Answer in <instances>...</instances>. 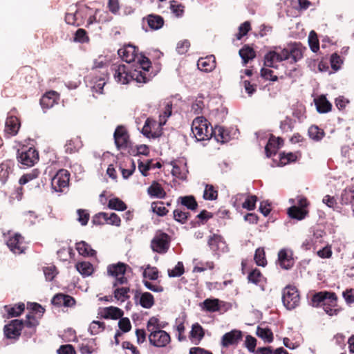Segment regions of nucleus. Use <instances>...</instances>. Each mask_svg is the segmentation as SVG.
<instances>
[{
  "instance_id": "1",
  "label": "nucleus",
  "mask_w": 354,
  "mask_h": 354,
  "mask_svg": "<svg viewBox=\"0 0 354 354\" xmlns=\"http://www.w3.org/2000/svg\"><path fill=\"white\" fill-rule=\"evenodd\" d=\"M151 62L147 57L139 59V66L129 70L125 65H119L114 68V78L116 82L122 84H128L130 81H136L143 84L149 82L153 76L149 73Z\"/></svg>"
},
{
  "instance_id": "2",
  "label": "nucleus",
  "mask_w": 354,
  "mask_h": 354,
  "mask_svg": "<svg viewBox=\"0 0 354 354\" xmlns=\"http://www.w3.org/2000/svg\"><path fill=\"white\" fill-rule=\"evenodd\" d=\"M192 132L198 141L207 140L212 138L213 127L204 117H196L192 124Z\"/></svg>"
},
{
  "instance_id": "3",
  "label": "nucleus",
  "mask_w": 354,
  "mask_h": 354,
  "mask_svg": "<svg viewBox=\"0 0 354 354\" xmlns=\"http://www.w3.org/2000/svg\"><path fill=\"white\" fill-rule=\"evenodd\" d=\"M130 268L129 266L122 262L111 264L107 267V273L109 276L115 277V280L113 283V287H117L118 285H124L128 283V279L124 274L127 269Z\"/></svg>"
},
{
  "instance_id": "4",
  "label": "nucleus",
  "mask_w": 354,
  "mask_h": 354,
  "mask_svg": "<svg viewBox=\"0 0 354 354\" xmlns=\"http://www.w3.org/2000/svg\"><path fill=\"white\" fill-rule=\"evenodd\" d=\"M306 50V48L300 42H295L282 50V55L286 60L290 59V64H295L303 58Z\"/></svg>"
},
{
  "instance_id": "5",
  "label": "nucleus",
  "mask_w": 354,
  "mask_h": 354,
  "mask_svg": "<svg viewBox=\"0 0 354 354\" xmlns=\"http://www.w3.org/2000/svg\"><path fill=\"white\" fill-rule=\"evenodd\" d=\"M171 237L161 231L158 232L151 241V248L153 252L165 254L169 249Z\"/></svg>"
},
{
  "instance_id": "6",
  "label": "nucleus",
  "mask_w": 354,
  "mask_h": 354,
  "mask_svg": "<svg viewBox=\"0 0 354 354\" xmlns=\"http://www.w3.org/2000/svg\"><path fill=\"white\" fill-rule=\"evenodd\" d=\"M113 138L115 145L119 150H124L132 147L129 131L123 125H119L116 127L113 133Z\"/></svg>"
},
{
  "instance_id": "7",
  "label": "nucleus",
  "mask_w": 354,
  "mask_h": 354,
  "mask_svg": "<svg viewBox=\"0 0 354 354\" xmlns=\"http://www.w3.org/2000/svg\"><path fill=\"white\" fill-rule=\"evenodd\" d=\"M282 301L284 306L288 310L298 306L300 297L297 289L295 286H287L283 290Z\"/></svg>"
},
{
  "instance_id": "8",
  "label": "nucleus",
  "mask_w": 354,
  "mask_h": 354,
  "mask_svg": "<svg viewBox=\"0 0 354 354\" xmlns=\"http://www.w3.org/2000/svg\"><path fill=\"white\" fill-rule=\"evenodd\" d=\"M118 53L127 63L136 62V66H139L140 59L146 57L142 54L139 55L138 48L131 44L124 46L123 48L118 50Z\"/></svg>"
},
{
  "instance_id": "9",
  "label": "nucleus",
  "mask_w": 354,
  "mask_h": 354,
  "mask_svg": "<svg viewBox=\"0 0 354 354\" xmlns=\"http://www.w3.org/2000/svg\"><path fill=\"white\" fill-rule=\"evenodd\" d=\"M70 173L66 169H59L51 179L52 189L57 192H62L69 184Z\"/></svg>"
},
{
  "instance_id": "10",
  "label": "nucleus",
  "mask_w": 354,
  "mask_h": 354,
  "mask_svg": "<svg viewBox=\"0 0 354 354\" xmlns=\"http://www.w3.org/2000/svg\"><path fill=\"white\" fill-rule=\"evenodd\" d=\"M17 153L18 162L26 167H32L39 160L38 151L32 147L21 152L18 150Z\"/></svg>"
},
{
  "instance_id": "11",
  "label": "nucleus",
  "mask_w": 354,
  "mask_h": 354,
  "mask_svg": "<svg viewBox=\"0 0 354 354\" xmlns=\"http://www.w3.org/2000/svg\"><path fill=\"white\" fill-rule=\"evenodd\" d=\"M326 301H330L334 306L337 301V296L333 292L321 291L313 295L311 299L312 305L315 307L323 306Z\"/></svg>"
},
{
  "instance_id": "12",
  "label": "nucleus",
  "mask_w": 354,
  "mask_h": 354,
  "mask_svg": "<svg viewBox=\"0 0 354 354\" xmlns=\"http://www.w3.org/2000/svg\"><path fill=\"white\" fill-rule=\"evenodd\" d=\"M23 326L24 321L19 319L12 320L8 324L4 326V335L8 339H17L21 335Z\"/></svg>"
},
{
  "instance_id": "13",
  "label": "nucleus",
  "mask_w": 354,
  "mask_h": 354,
  "mask_svg": "<svg viewBox=\"0 0 354 354\" xmlns=\"http://www.w3.org/2000/svg\"><path fill=\"white\" fill-rule=\"evenodd\" d=\"M149 340L150 344L154 346L164 347L170 342L171 337L166 331L160 329L150 333Z\"/></svg>"
},
{
  "instance_id": "14",
  "label": "nucleus",
  "mask_w": 354,
  "mask_h": 354,
  "mask_svg": "<svg viewBox=\"0 0 354 354\" xmlns=\"http://www.w3.org/2000/svg\"><path fill=\"white\" fill-rule=\"evenodd\" d=\"M51 304L57 307L73 308L76 305V300L69 295L57 293L53 297Z\"/></svg>"
},
{
  "instance_id": "15",
  "label": "nucleus",
  "mask_w": 354,
  "mask_h": 354,
  "mask_svg": "<svg viewBox=\"0 0 354 354\" xmlns=\"http://www.w3.org/2000/svg\"><path fill=\"white\" fill-rule=\"evenodd\" d=\"M7 245L13 253L17 254L24 253L26 250L24 237L19 234L10 236L7 241Z\"/></svg>"
},
{
  "instance_id": "16",
  "label": "nucleus",
  "mask_w": 354,
  "mask_h": 354,
  "mask_svg": "<svg viewBox=\"0 0 354 354\" xmlns=\"http://www.w3.org/2000/svg\"><path fill=\"white\" fill-rule=\"evenodd\" d=\"M242 332L239 330H232L224 334L221 339L223 347H228L230 345L237 344L242 339Z\"/></svg>"
},
{
  "instance_id": "17",
  "label": "nucleus",
  "mask_w": 354,
  "mask_h": 354,
  "mask_svg": "<svg viewBox=\"0 0 354 354\" xmlns=\"http://www.w3.org/2000/svg\"><path fill=\"white\" fill-rule=\"evenodd\" d=\"M21 124L16 116H8L6 120L4 132L8 136H14L17 134Z\"/></svg>"
},
{
  "instance_id": "18",
  "label": "nucleus",
  "mask_w": 354,
  "mask_h": 354,
  "mask_svg": "<svg viewBox=\"0 0 354 354\" xmlns=\"http://www.w3.org/2000/svg\"><path fill=\"white\" fill-rule=\"evenodd\" d=\"M59 94L55 91L46 92L40 100V104L43 109H50L58 103Z\"/></svg>"
},
{
  "instance_id": "19",
  "label": "nucleus",
  "mask_w": 354,
  "mask_h": 354,
  "mask_svg": "<svg viewBox=\"0 0 354 354\" xmlns=\"http://www.w3.org/2000/svg\"><path fill=\"white\" fill-rule=\"evenodd\" d=\"M143 23H147L149 28L152 30L160 29L165 24L163 17L156 14H150L143 17Z\"/></svg>"
},
{
  "instance_id": "20",
  "label": "nucleus",
  "mask_w": 354,
  "mask_h": 354,
  "mask_svg": "<svg viewBox=\"0 0 354 354\" xmlns=\"http://www.w3.org/2000/svg\"><path fill=\"white\" fill-rule=\"evenodd\" d=\"M216 58L214 55H212L205 57H201L197 62L198 69L206 73L212 71L216 68Z\"/></svg>"
},
{
  "instance_id": "21",
  "label": "nucleus",
  "mask_w": 354,
  "mask_h": 354,
  "mask_svg": "<svg viewBox=\"0 0 354 354\" xmlns=\"http://www.w3.org/2000/svg\"><path fill=\"white\" fill-rule=\"evenodd\" d=\"M286 60L282 55V50L280 53L276 51L268 52L264 57V65L267 67L277 68V63Z\"/></svg>"
},
{
  "instance_id": "22",
  "label": "nucleus",
  "mask_w": 354,
  "mask_h": 354,
  "mask_svg": "<svg viewBox=\"0 0 354 354\" xmlns=\"http://www.w3.org/2000/svg\"><path fill=\"white\" fill-rule=\"evenodd\" d=\"M156 125L157 122L155 120L148 118L142 129V134L149 138H157L160 137L161 136L160 131H152V129H153Z\"/></svg>"
},
{
  "instance_id": "23",
  "label": "nucleus",
  "mask_w": 354,
  "mask_h": 354,
  "mask_svg": "<svg viewBox=\"0 0 354 354\" xmlns=\"http://www.w3.org/2000/svg\"><path fill=\"white\" fill-rule=\"evenodd\" d=\"M15 162L10 160H6L0 164V181L5 184L8 180L10 174L13 171Z\"/></svg>"
},
{
  "instance_id": "24",
  "label": "nucleus",
  "mask_w": 354,
  "mask_h": 354,
  "mask_svg": "<svg viewBox=\"0 0 354 354\" xmlns=\"http://www.w3.org/2000/svg\"><path fill=\"white\" fill-rule=\"evenodd\" d=\"M147 194L151 198L163 199L166 197L167 193L162 185L157 181H153L151 185L147 188Z\"/></svg>"
},
{
  "instance_id": "25",
  "label": "nucleus",
  "mask_w": 354,
  "mask_h": 354,
  "mask_svg": "<svg viewBox=\"0 0 354 354\" xmlns=\"http://www.w3.org/2000/svg\"><path fill=\"white\" fill-rule=\"evenodd\" d=\"M278 261L280 266L286 270L291 268L294 265V259L289 255L286 249H281L278 253Z\"/></svg>"
},
{
  "instance_id": "26",
  "label": "nucleus",
  "mask_w": 354,
  "mask_h": 354,
  "mask_svg": "<svg viewBox=\"0 0 354 354\" xmlns=\"http://www.w3.org/2000/svg\"><path fill=\"white\" fill-rule=\"evenodd\" d=\"M120 169L122 177L125 179L128 178L136 170V163L132 158H127L124 161L123 165H120Z\"/></svg>"
},
{
  "instance_id": "27",
  "label": "nucleus",
  "mask_w": 354,
  "mask_h": 354,
  "mask_svg": "<svg viewBox=\"0 0 354 354\" xmlns=\"http://www.w3.org/2000/svg\"><path fill=\"white\" fill-rule=\"evenodd\" d=\"M75 249L79 254L83 257H94L96 254V251L92 249L91 245L84 241L77 243Z\"/></svg>"
},
{
  "instance_id": "28",
  "label": "nucleus",
  "mask_w": 354,
  "mask_h": 354,
  "mask_svg": "<svg viewBox=\"0 0 354 354\" xmlns=\"http://www.w3.org/2000/svg\"><path fill=\"white\" fill-rule=\"evenodd\" d=\"M239 55L243 60V64L245 66L249 61L252 60L256 57V52L254 50L248 45H245L239 50Z\"/></svg>"
},
{
  "instance_id": "29",
  "label": "nucleus",
  "mask_w": 354,
  "mask_h": 354,
  "mask_svg": "<svg viewBox=\"0 0 354 354\" xmlns=\"http://www.w3.org/2000/svg\"><path fill=\"white\" fill-rule=\"evenodd\" d=\"M212 137L218 142L225 143L230 140L228 131L222 127L216 126L213 129Z\"/></svg>"
},
{
  "instance_id": "30",
  "label": "nucleus",
  "mask_w": 354,
  "mask_h": 354,
  "mask_svg": "<svg viewBox=\"0 0 354 354\" xmlns=\"http://www.w3.org/2000/svg\"><path fill=\"white\" fill-rule=\"evenodd\" d=\"M288 214L291 218L297 220H302L308 214V211L304 208H299L296 205H293L288 209Z\"/></svg>"
},
{
  "instance_id": "31",
  "label": "nucleus",
  "mask_w": 354,
  "mask_h": 354,
  "mask_svg": "<svg viewBox=\"0 0 354 354\" xmlns=\"http://www.w3.org/2000/svg\"><path fill=\"white\" fill-rule=\"evenodd\" d=\"M203 310L214 313L219 311L221 309L220 300L218 299H206L201 304Z\"/></svg>"
},
{
  "instance_id": "32",
  "label": "nucleus",
  "mask_w": 354,
  "mask_h": 354,
  "mask_svg": "<svg viewBox=\"0 0 354 354\" xmlns=\"http://www.w3.org/2000/svg\"><path fill=\"white\" fill-rule=\"evenodd\" d=\"M178 202L192 211H196L198 206L195 197L192 195L180 196L178 198Z\"/></svg>"
},
{
  "instance_id": "33",
  "label": "nucleus",
  "mask_w": 354,
  "mask_h": 354,
  "mask_svg": "<svg viewBox=\"0 0 354 354\" xmlns=\"http://www.w3.org/2000/svg\"><path fill=\"white\" fill-rule=\"evenodd\" d=\"M248 282L255 285H261L266 281V278L258 268L252 269L248 274Z\"/></svg>"
},
{
  "instance_id": "34",
  "label": "nucleus",
  "mask_w": 354,
  "mask_h": 354,
  "mask_svg": "<svg viewBox=\"0 0 354 354\" xmlns=\"http://www.w3.org/2000/svg\"><path fill=\"white\" fill-rule=\"evenodd\" d=\"M82 147V142L80 138L76 137L67 140L64 148L66 153H74L77 152Z\"/></svg>"
},
{
  "instance_id": "35",
  "label": "nucleus",
  "mask_w": 354,
  "mask_h": 354,
  "mask_svg": "<svg viewBox=\"0 0 354 354\" xmlns=\"http://www.w3.org/2000/svg\"><path fill=\"white\" fill-rule=\"evenodd\" d=\"M300 153H292V152H288L286 153L285 151H283L279 153V161L280 165L282 166H284L286 165H288L289 163L295 162L297 160L299 156H300Z\"/></svg>"
},
{
  "instance_id": "36",
  "label": "nucleus",
  "mask_w": 354,
  "mask_h": 354,
  "mask_svg": "<svg viewBox=\"0 0 354 354\" xmlns=\"http://www.w3.org/2000/svg\"><path fill=\"white\" fill-rule=\"evenodd\" d=\"M315 103L319 113H327L331 110L332 105L324 95L315 99Z\"/></svg>"
},
{
  "instance_id": "37",
  "label": "nucleus",
  "mask_w": 354,
  "mask_h": 354,
  "mask_svg": "<svg viewBox=\"0 0 354 354\" xmlns=\"http://www.w3.org/2000/svg\"><path fill=\"white\" fill-rule=\"evenodd\" d=\"M97 349L95 339H91L85 343H82L79 346L80 352L82 354H92Z\"/></svg>"
},
{
  "instance_id": "38",
  "label": "nucleus",
  "mask_w": 354,
  "mask_h": 354,
  "mask_svg": "<svg viewBox=\"0 0 354 354\" xmlns=\"http://www.w3.org/2000/svg\"><path fill=\"white\" fill-rule=\"evenodd\" d=\"M124 312L119 308L109 306L104 308V318L118 319L123 316Z\"/></svg>"
},
{
  "instance_id": "39",
  "label": "nucleus",
  "mask_w": 354,
  "mask_h": 354,
  "mask_svg": "<svg viewBox=\"0 0 354 354\" xmlns=\"http://www.w3.org/2000/svg\"><path fill=\"white\" fill-rule=\"evenodd\" d=\"M277 142L278 140H275V137L274 136H271L270 137L265 147L266 154L268 158H270L277 153L278 149H279Z\"/></svg>"
},
{
  "instance_id": "40",
  "label": "nucleus",
  "mask_w": 354,
  "mask_h": 354,
  "mask_svg": "<svg viewBox=\"0 0 354 354\" xmlns=\"http://www.w3.org/2000/svg\"><path fill=\"white\" fill-rule=\"evenodd\" d=\"M38 321L33 315H27L26 320L24 322L23 328L30 329L28 337H31L36 332V326L38 325Z\"/></svg>"
},
{
  "instance_id": "41",
  "label": "nucleus",
  "mask_w": 354,
  "mask_h": 354,
  "mask_svg": "<svg viewBox=\"0 0 354 354\" xmlns=\"http://www.w3.org/2000/svg\"><path fill=\"white\" fill-rule=\"evenodd\" d=\"M75 268L84 277L92 274L94 270L93 265L88 261L79 262L75 265Z\"/></svg>"
},
{
  "instance_id": "42",
  "label": "nucleus",
  "mask_w": 354,
  "mask_h": 354,
  "mask_svg": "<svg viewBox=\"0 0 354 354\" xmlns=\"http://www.w3.org/2000/svg\"><path fill=\"white\" fill-rule=\"evenodd\" d=\"M309 137L315 141H320L325 136V132L318 126L312 125L309 127L308 131Z\"/></svg>"
},
{
  "instance_id": "43",
  "label": "nucleus",
  "mask_w": 354,
  "mask_h": 354,
  "mask_svg": "<svg viewBox=\"0 0 354 354\" xmlns=\"http://www.w3.org/2000/svg\"><path fill=\"white\" fill-rule=\"evenodd\" d=\"M151 209L158 216H165L169 212V210L164 206V202L160 201L152 202Z\"/></svg>"
},
{
  "instance_id": "44",
  "label": "nucleus",
  "mask_w": 354,
  "mask_h": 354,
  "mask_svg": "<svg viewBox=\"0 0 354 354\" xmlns=\"http://www.w3.org/2000/svg\"><path fill=\"white\" fill-rule=\"evenodd\" d=\"M115 288L113 291V296L117 300L120 301L121 302H124L129 298V287Z\"/></svg>"
},
{
  "instance_id": "45",
  "label": "nucleus",
  "mask_w": 354,
  "mask_h": 354,
  "mask_svg": "<svg viewBox=\"0 0 354 354\" xmlns=\"http://www.w3.org/2000/svg\"><path fill=\"white\" fill-rule=\"evenodd\" d=\"M257 335L268 343L273 341V333L268 328L258 326L257 328Z\"/></svg>"
},
{
  "instance_id": "46",
  "label": "nucleus",
  "mask_w": 354,
  "mask_h": 354,
  "mask_svg": "<svg viewBox=\"0 0 354 354\" xmlns=\"http://www.w3.org/2000/svg\"><path fill=\"white\" fill-rule=\"evenodd\" d=\"M139 303L142 307L150 308L154 304L153 296L150 292H145L141 295Z\"/></svg>"
},
{
  "instance_id": "47",
  "label": "nucleus",
  "mask_w": 354,
  "mask_h": 354,
  "mask_svg": "<svg viewBox=\"0 0 354 354\" xmlns=\"http://www.w3.org/2000/svg\"><path fill=\"white\" fill-rule=\"evenodd\" d=\"M254 260L259 266L265 267L267 265L266 253L263 248H259L256 250Z\"/></svg>"
},
{
  "instance_id": "48",
  "label": "nucleus",
  "mask_w": 354,
  "mask_h": 354,
  "mask_svg": "<svg viewBox=\"0 0 354 354\" xmlns=\"http://www.w3.org/2000/svg\"><path fill=\"white\" fill-rule=\"evenodd\" d=\"M5 308H6L9 317H18L24 311L25 304L24 303H19L13 307L6 306Z\"/></svg>"
},
{
  "instance_id": "49",
  "label": "nucleus",
  "mask_w": 354,
  "mask_h": 354,
  "mask_svg": "<svg viewBox=\"0 0 354 354\" xmlns=\"http://www.w3.org/2000/svg\"><path fill=\"white\" fill-rule=\"evenodd\" d=\"M173 214L174 219L181 224L186 223L190 216L189 212H185L180 209H176Z\"/></svg>"
},
{
  "instance_id": "50",
  "label": "nucleus",
  "mask_w": 354,
  "mask_h": 354,
  "mask_svg": "<svg viewBox=\"0 0 354 354\" xmlns=\"http://www.w3.org/2000/svg\"><path fill=\"white\" fill-rule=\"evenodd\" d=\"M108 207L111 209L117 211H124L127 209V205L118 198L110 199L109 201Z\"/></svg>"
},
{
  "instance_id": "51",
  "label": "nucleus",
  "mask_w": 354,
  "mask_h": 354,
  "mask_svg": "<svg viewBox=\"0 0 354 354\" xmlns=\"http://www.w3.org/2000/svg\"><path fill=\"white\" fill-rule=\"evenodd\" d=\"M308 44L310 50L313 53H317L319 50V41L316 32L314 30H312L309 34Z\"/></svg>"
},
{
  "instance_id": "52",
  "label": "nucleus",
  "mask_w": 354,
  "mask_h": 354,
  "mask_svg": "<svg viewBox=\"0 0 354 354\" xmlns=\"http://www.w3.org/2000/svg\"><path fill=\"white\" fill-rule=\"evenodd\" d=\"M218 197V191L214 188L212 185H206L204 193L203 198L205 200L213 201L216 200Z\"/></svg>"
},
{
  "instance_id": "53",
  "label": "nucleus",
  "mask_w": 354,
  "mask_h": 354,
  "mask_svg": "<svg viewBox=\"0 0 354 354\" xmlns=\"http://www.w3.org/2000/svg\"><path fill=\"white\" fill-rule=\"evenodd\" d=\"M223 238L218 234H214L208 239L207 244L212 251H217L218 250V245L222 243Z\"/></svg>"
},
{
  "instance_id": "54",
  "label": "nucleus",
  "mask_w": 354,
  "mask_h": 354,
  "mask_svg": "<svg viewBox=\"0 0 354 354\" xmlns=\"http://www.w3.org/2000/svg\"><path fill=\"white\" fill-rule=\"evenodd\" d=\"M330 62L332 69L334 71H337L341 68L344 60L339 54L335 53L331 55Z\"/></svg>"
},
{
  "instance_id": "55",
  "label": "nucleus",
  "mask_w": 354,
  "mask_h": 354,
  "mask_svg": "<svg viewBox=\"0 0 354 354\" xmlns=\"http://www.w3.org/2000/svg\"><path fill=\"white\" fill-rule=\"evenodd\" d=\"M159 272L156 267H151L148 265L143 272V277L148 278L150 280H156L158 278Z\"/></svg>"
},
{
  "instance_id": "56",
  "label": "nucleus",
  "mask_w": 354,
  "mask_h": 354,
  "mask_svg": "<svg viewBox=\"0 0 354 354\" xmlns=\"http://www.w3.org/2000/svg\"><path fill=\"white\" fill-rule=\"evenodd\" d=\"M73 41L79 43H87L89 41V37L87 32L83 28H79L75 33Z\"/></svg>"
},
{
  "instance_id": "57",
  "label": "nucleus",
  "mask_w": 354,
  "mask_h": 354,
  "mask_svg": "<svg viewBox=\"0 0 354 354\" xmlns=\"http://www.w3.org/2000/svg\"><path fill=\"white\" fill-rule=\"evenodd\" d=\"M295 120L289 117H286L280 123V129L283 133L291 132L293 130Z\"/></svg>"
},
{
  "instance_id": "58",
  "label": "nucleus",
  "mask_w": 354,
  "mask_h": 354,
  "mask_svg": "<svg viewBox=\"0 0 354 354\" xmlns=\"http://www.w3.org/2000/svg\"><path fill=\"white\" fill-rule=\"evenodd\" d=\"M105 328L104 322L93 321L89 326V331L91 335H97L103 331Z\"/></svg>"
},
{
  "instance_id": "59",
  "label": "nucleus",
  "mask_w": 354,
  "mask_h": 354,
  "mask_svg": "<svg viewBox=\"0 0 354 354\" xmlns=\"http://www.w3.org/2000/svg\"><path fill=\"white\" fill-rule=\"evenodd\" d=\"M205 335L202 326L198 323L194 324L190 332V336L193 338H197L201 340Z\"/></svg>"
},
{
  "instance_id": "60",
  "label": "nucleus",
  "mask_w": 354,
  "mask_h": 354,
  "mask_svg": "<svg viewBox=\"0 0 354 354\" xmlns=\"http://www.w3.org/2000/svg\"><path fill=\"white\" fill-rule=\"evenodd\" d=\"M163 327L164 326L159 323V319L156 317H151L147 322V328L150 333L157 330H160V328Z\"/></svg>"
},
{
  "instance_id": "61",
  "label": "nucleus",
  "mask_w": 354,
  "mask_h": 354,
  "mask_svg": "<svg viewBox=\"0 0 354 354\" xmlns=\"http://www.w3.org/2000/svg\"><path fill=\"white\" fill-rule=\"evenodd\" d=\"M185 272L183 263L178 261L175 267L171 270H168V275L170 277H176L181 276Z\"/></svg>"
},
{
  "instance_id": "62",
  "label": "nucleus",
  "mask_w": 354,
  "mask_h": 354,
  "mask_svg": "<svg viewBox=\"0 0 354 354\" xmlns=\"http://www.w3.org/2000/svg\"><path fill=\"white\" fill-rule=\"evenodd\" d=\"M330 304H332V303H330V301H326L322 306L326 314H328L330 316L337 315L340 311V309L337 308V302L334 306H332Z\"/></svg>"
},
{
  "instance_id": "63",
  "label": "nucleus",
  "mask_w": 354,
  "mask_h": 354,
  "mask_svg": "<svg viewBox=\"0 0 354 354\" xmlns=\"http://www.w3.org/2000/svg\"><path fill=\"white\" fill-rule=\"evenodd\" d=\"M79 12L75 11L74 13H66L65 15V21L68 24L75 26H80L81 22L78 20Z\"/></svg>"
},
{
  "instance_id": "64",
  "label": "nucleus",
  "mask_w": 354,
  "mask_h": 354,
  "mask_svg": "<svg viewBox=\"0 0 354 354\" xmlns=\"http://www.w3.org/2000/svg\"><path fill=\"white\" fill-rule=\"evenodd\" d=\"M170 8L172 13L177 17H182L184 14V6L181 3H178L177 1H171Z\"/></svg>"
}]
</instances>
